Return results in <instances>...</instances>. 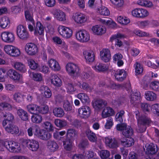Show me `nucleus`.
I'll use <instances>...</instances> for the list:
<instances>
[{"mask_svg": "<svg viewBox=\"0 0 159 159\" xmlns=\"http://www.w3.org/2000/svg\"><path fill=\"white\" fill-rule=\"evenodd\" d=\"M116 128L118 131L122 130V134L126 137H130L133 134V129L130 126H127L126 124H118L116 126Z\"/></svg>", "mask_w": 159, "mask_h": 159, "instance_id": "1", "label": "nucleus"}, {"mask_svg": "<svg viewBox=\"0 0 159 159\" xmlns=\"http://www.w3.org/2000/svg\"><path fill=\"white\" fill-rule=\"evenodd\" d=\"M3 145L11 152L17 153L21 150L20 144L14 141H6L4 143Z\"/></svg>", "mask_w": 159, "mask_h": 159, "instance_id": "2", "label": "nucleus"}, {"mask_svg": "<svg viewBox=\"0 0 159 159\" xmlns=\"http://www.w3.org/2000/svg\"><path fill=\"white\" fill-rule=\"evenodd\" d=\"M16 31L18 37L22 40H26L30 38V35L27 30L22 25L18 26Z\"/></svg>", "mask_w": 159, "mask_h": 159, "instance_id": "3", "label": "nucleus"}, {"mask_svg": "<svg viewBox=\"0 0 159 159\" xmlns=\"http://www.w3.org/2000/svg\"><path fill=\"white\" fill-rule=\"evenodd\" d=\"M76 37L79 41L82 43L87 42L90 40L89 34L84 30L78 31L76 33Z\"/></svg>", "mask_w": 159, "mask_h": 159, "instance_id": "4", "label": "nucleus"}, {"mask_svg": "<svg viewBox=\"0 0 159 159\" xmlns=\"http://www.w3.org/2000/svg\"><path fill=\"white\" fill-rule=\"evenodd\" d=\"M66 68L68 73L71 75L76 76L79 74L80 69L76 64L69 63L66 64Z\"/></svg>", "mask_w": 159, "mask_h": 159, "instance_id": "5", "label": "nucleus"}, {"mask_svg": "<svg viewBox=\"0 0 159 159\" xmlns=\"http://www.w3.org/2000/svg\"><path fill=\"white\" fill-rule=\"evenodd\" d=\"M57 30L59 33L64 38L68 39L72 35V31L68 27L60 25L58 27Z\"/></svg>", "mask_w": 159, "mask_h": 159, "instance_id": "6", "label": "nucleus"}, {"mask_svg": "<svg viewBox=\"0 0 159 159\" xmlns=\"http://www.w3.org/2000/svg\"><path fill=\"white\" fill-rule=\"evenodd\" d=\"M4 50L7 54L12 57H17L20 53V51L18 48L11 45L5 46Z\"/></svg>", "mask_w": 159, "mask_h": 159, "instance_id": "7", "label": "nucleus"}, {"mask_svg": "<svg viewBox=\"0 0 159 159\" xmlns=\"http://www.w3.org/2000/svg\"><path fill=\"white\" fill-rule=\"evenodd\" d=\"M35 135L39 139L44 140L49 139L51 137L50 134L44 129H40L39 128L34 129Z\"/></svg>", "mask_w": 159, "mask_h": 159, "instance_id": "8", "label": "nucleus"}, {"mask_svg": "<svg viewBox=\"0 0 159 159\" xmlns=\"http://www.w3.org/2000/svg\"><path fill=\"white\" fill-rule=\"evenodd\" d=\"M25 50L30 55H35L38 52V48L36 44L32 43H27L25 46Z\"/></svg>", "mask_w": 159, "mask_h": 159, "instance_id": "9", "label": "nucleus"}, {"mask_svg": "<svg viewBox=\"0 0 159 159\" xmlns=\"http://www.w3.org/2000/svg\"><path fill=\"white\" fill-rule=\"evenodd\" d=\"M132 15L136 17L143 18L148 16V11L145 9L142 8H136L132 10Z\"/></svg>", "mask_w": 159, "mask_h": 159, "instance_id": "10", "label": "nucleus"}, {"mask_svg": "<svg viewBox=\"0 0 159 159\" xmlns=\"http://www.w3.org/2000/svg\"><path fill=\"white\" fill-rule=\"evenodd\" d=\"M25 142L27 147L32 151H36L39 148V143L35 140H28Z\"/></svg>", "mask_w": 159, "mask_h": 159, "instance_id": "11", "label": "nucleus"}, {"mask_svg": "<svg viewBox=\"0 0 159 159\" xmlns=\"http://www.w3.org/2000/svg\"><path fill=\"white\" fill-rule=\"evenodd\" d=\"M137 121H139L143 124L148 126H151L152 123L151 119L148 116H139V113L138 112L136 114Z\"/></svg>", "mask_w": 159, "mask_h": 159, "instance_id": "12", "label": "nucleus"}, {"mask_svg": "<svg viewBox=\"0 0 159 159\" xmlns=\"http://www.w3.org/2000/svg\"><path fill=\"white\" fill-rule=\"evenodd\" d=\"M1 37L3 41L8 43H12L15 40L14 34L8 32H2L1 35Z\"/></svg>", "mask_w": 159, "mask_h": 159, "instance_id": "13", "label": "nucleus"}, {"mask_svg": "<svg viewBox=\"0 0 159 159\" xmlns=\"http://www.w3.org/2000/svg\"><path fill=\"white\" fill-rule=\"evenodd\" d=\"M101 59L103 61L107 62L111 59V54L110 51L108 49H103L100 52Z\"/></svg>", "mask_w": 159, "mask_h": 159, "instance_id": "14", "label": "nucleus"}, {"mask_svg": "<svg viewBox=\"0 0 159 159\" xmlns=\"http://www.w3.org/2000/svg\"><path fill=\"white\" fill-rule=\"evenodd\" d=\"M78 113L82 117L87 118L90 115V108L88 106H84L79 109Z\"/></svg>", "mask_w": 159, "mask_h": 159, "instance_id": "15", "label": "nucleus"}, {"mask_svg": "<svg viewBox=\"0 0 159 159\" xmlns=\"http://www.w3.org/2000/svg\"><path fill=\"white\" fill-rule=\"evenodd\" d=\"M8 124V125L5 128L7 132L12 134H17L19 133V129L16 125L13 124L12 122Z\"/></svg>", "mask_w": 159, "mask_h": 159, "instance_id": "16", "label": "nucleus"}, {"mask_svg": "<svg viewBox=\"0 0 159 159\" xmlns=\"http://www.w3.org/2000/svg\"><path fill=\"white\" fill-rule=\"evenodd\" d=\"M105 143L107 146L111 148H116L118 147V143L115 139L107 137L105 138Z\"/></svg>", "mask_w": 159, "mask_h": 159, "instance_id": "17", "label": "nucleus"}, {"mask_svg": "<svg viewBox=\"0 0 159 159\" xmlns=\"http://www.w3.org/2000/svg\"><path fill=\"white\" fill-rule=\"evenodd\" d=\"M7 75L14 80L19 81L22 76L15 70L10 69L7 72Z\"/></svg>", "mask_w": 159, "mask_h": 159, "instance_id": "18", "label": "nucleus"}, {"mask_svg": "<svg viewBox=\"0 0 159 159\" xmlns=\"http://www.w3.org/2000/svg\"><path fill=\"white\" fill-rule=\"evenodd\" d=\"M78 136V132L72 128L68 129L66 132L65 139H70L73 141L74 138H77Z\"/></svg>", "mask_w": 159, "mask_h": 159, "instance_id": "19", "label": "nucleus"}, {"mask_svg": "<svg viewBox=\"0 0 159 159\" xmlns=\"http://www.w3.org/2000/svg\"><path fill=\"white\" fill-rule=\"evenodd\" d=\"M107 102L103 100L99 99L95 100L93 103L94 108L97 110H100L106 106Z\"/></svg>", "mask_w": 159, "mask_h": 159, "instance_id": "20", "label": "nucleus"}, {"mask_svg": "<svg viewBox=\"0 0 159 159\" xmlns=\"http://www.w3.org/2000/svg\"><path fill=\"white\" fill-rule=\"evenodd\" d=\"M128 138L121 139L120 140L121 144L125 147H129L134 145V139L130 137Z\"/></svg>", "mask_w": 159, "mask_h": 159, "instance_id": "21", "label": "nucleus"}, {"mask_svg": "<svg viewBox=\"0 0 159 159\" xmlns=\"http://www.w3.org/2000/svg\"><path fill=\"white\" fill-rule=\"evenodd\" d=\"M3 116L4 117L6 118L2 122V125L4 127L6 126L8 123H11L14 120V116L10 112H5V114H3Z\"/></svg>", "mask_w": 159, "mask_h": 159, "instance_id": "22", "label": "nucleus"}, {"mask_svg": "<svg viewBox=\"0 0 159 159\" xmlns=\"http://www.w3.org/2000/svg\"><path fill=\"white\" fill-rule=\"evenodd\" d=\"M84 56L87 61L93 62L94 60V55L92 50H86L83 52Z\"/></svg>", "mask_w": 159, "mask_h": 159, "instance_id": "23", "label": "nucleus"}, {"mask_svg": "<svg viewBox=\"0 0 159 159\" xmlns=\"http://www.w3.org/2000/svg\"><path fill=\"white\" fill-rule=\"evenodd\" d=\"M115 114L114 110L110 107L105 108L102 112V116L103 118L112 116Z\"/></svg>", "mask_w": 159, "mask_h": 159, "instance_id": "24", "label": "nucleus"}, {"mask_svg": "<svg viewBox=\"0 0 159 159\" xmlns=\"http://www.w3.org/2000/svg\"><path fill=\"white\" fill-rule=\"evenodd\" d=\"M127 73L123 69L119 70L115 74L116 78L120 81H122L126 78Z\"/></svg>", "mask_w": 159, "mask_h": 159, "instance_id": "25", "label": "nucleus"}, {"mask_svg": "<svg viewBox=\"0 0 159 159\" xmlns=\"http://www.w3.org/2000/svg\"><path fill=\"white\" fill-rule=\"evenodd\" d=\"M13 102H3L0 103V110L11 111L13 106L11 104Z\"/></svg>", "mask_w": 159, "mask_h": 159, "instance_id": "26", "label": "nucleus"}, {"mask_svg": "<svg viewBox=\"0 0 159 159\" xmlns=\"http://www.w3.org/2000/svg\"><path fill=\"white\" fill-rule=\"evenodd\" d=\"M49 66L54 71H59L60 70V67L58 62L53 59H51L48 62Z\"/></svg>", "mask_w": 159, "mask_h": 159, "instance_id": "27", "label": "nucleus"}, {"mask_svg": "<svg viewBox=\"0 0 159 159\" xmlns=\"http://www.w3.org/2000/svg\"><path fill=\"white\" fill-rule=\"evenodd\" d=\"M74 20L78 24H82L86 21V18L84 15L81 13H76L74 16Z\"/></svg>", "mask_w": 159, "mask_h": 159, "instance_id": "28", "label": "nucleus"}, {"mask_svg": "<svg viewBox=\"0 0 159 159\" xmlns=\"http://www.w3.org/2000/svg\"><path fill=\"white\" fill-rule=\"evenodd\" d=\"M17 113L21 120L26 121L29 119V115L27 111L22 109H19L17 111Z\"/></svg>", "mask_w": 159, "mask_h": 159, "instance_id": "29", "label": "nucleus"}, {"mask_svg": "<svg viewBox=\"0 0 159 159\" xmlns=\"http://www.w3.org/2000/svg\"><path fill=\"white\" fill-rule=\"evenodd\" d=\"M93 32L97 35H101L106 32V29L103 26L96 25L93 26L92 29Z\"/></svg>", "mask_w": 159, "mask_h": 159, "instance_id": "30", "label": "nucleus"}, {"mask_svg": "<svg viewBox=\"0 0 159 159\" xmlns=\"http://www.w3.org/2000/svg\"><path fill=\"white\" fill-rule=\"evenodd\" d=\"M13 66L15 69L21 73H25L26 71L25 66L21 62H14Z\"/></svg>", "mask_w": 159, "mask_h": 159, "instance_id": "31", "label": "nucleus"}, {"mask_svg": "<svg viewBox=\"0 0 159 159\" xmlns=\"http://www.w3.org/2000/svg\"><path fill=\"white\" fill-rule=\"evenodd\" d=\"M51 82L54 86L59 87L62 84L61 80L56 74H53L52 75Z\"/></svg>", "mask_w": 159, "mask_h": 159, "instance_id": "32", "label": "nucleus"}, {"mask_svg": "<svg viewBox=\"0 0 159 159\" xmlns=\"http://www.w3.org/2000/svg\"><path fill=\"white\" fill-rule=\"evenodd\" d=\"M10 20L8 17L3 16L0 19V27L2 29H6L9 27Z\"/></svg>", "mask_w": 159, "mask_h": 159, "instance_id": "33", "label": "nucleus"}, {"mask_svg": "<svg viewBox=\"0 0 159 159\" xmlns=\"http://www.w3.org/2000/svg\"><path fill=\"white\" fill-rule=\"evenodd\" d=\"M85 133L87 137L90 141L94 142L97 141V138L95 134L90 129H87Z\"/></svg>", "mask_w": 159, "mask_h": 159, "instance_id": "34", "label": "nucleus"}, {"mask_svg": "<svg viewBox=\"0 0 159 159\" xmlns=\"http://www.w3.org/2000/svg\"><path fill=\"white\" fill-rule=\"evenodd\" d=\"M54 15L57 19L59 21H64L66 20L65 13L60 10L55 11Z\"/></svg>", "mask_w": 159, "mask_h": 159, "instance_id": "35", "label": "nucleus"}, {"mask_svg": "<svg viewBox=\"0 0 159 159\" xmlns=\"http://www.w3.org/2000/svg\"><path fill=\"white\" fill-rule=\"evenodd\" d=\"M72 141L69 139H65L63 141V146L65 149L67 151H71L72 148Z\"/></svg>", "mask_w": 159, "mask_h": 159, "instance_id": "36", "label": "nucleus"}, {"mask_svg": "<svg viewBox=\"0 0 159 159\" xmlns=\"http://www.w3.org/2000/svg\"><path fill=\"white\" fill-rule=\"evenodd\" d=\"M25 17L26 21H28L34 25L35 22L33 18V13L29 10H27L25 12Z\"/></svg>", "mask_w": 159, "mask_h": 159, "instance_id": "37", "label": "nucleus"}, {"mask_svg": "<svg viewBox=\"0 0 159 159\" xmlns=\"http://www.w3.org/2000/svg\"><path fill=\"white\" fill-rule=\"evenodd\" d=\"M44 28L43 25L39 21L36 23V27H35L34 34H37L38 33L39 35L43 34Z\"/></svg>", "mask_w": 159, "mask_h": 159, "instance_id": "38", "label": "nucleus"}, {"mask_svg": "<svg viewBox=\"0 0 159 159\" xmlns=\"http://www.w3.org/2000/svg\"><path fill=\"white\" fill-rule=\"evenodd\" d=\"M140 98V94L139 92H133L131 94L130 101L131 103L134 104L135 101L138 100Z\"/></svg>", "mask_w": 159, "mask_h": 159, "instance_id": "39", "label": "nucleus"}, {"mask_svg": "<svg viewBox=\"0 0 159 159\" xmlns=\"http://www.w3.org/2000/svg\"><path fill=\"white\" fill-rule=\"evenodd\" d=\"M47 145L48 148L51 152L56 151L57 150L58 148L57 143L54 141H48Z\"/></svg>", "mask_w": 159, "mask_h": 159, "instance_id": "40", "label": "nucleus"}, {"mask_svg": "<svg viewBox=\"0 0 159 159\" xmlns=\"http://www.w3.org/2000/svg\"><path fill=\"white\" fill-rule=\"evenodd\" d=\"M108 68L104 64L99 63L97 64L96 66L94 67V69L96 71L103 72L106 71Z\"/></svg>", "mask_w": 159, "mask_h": 159, "instance_id": "41", "label": "nucleus"}, {"mask_svg": "<svg viewBox=\"0 0 159 159\" xmlns=\"http://www.w3.org/2000/svg\"><path fill=\"white\" fill-rule=\"evenodd\" d=\"M26 108L27 111L31 114L37 113L38 106L36 105L31 104L27 105Z\"/></svg>", "mask_w": 159, "mask_h": 159, "instance_id": "42", "label": "nucleus"}, {"mask_svg": "<svg viewBox=\"0 0 159 159\" xmlns=\"http://www.w3.org/2000/svg\"><path fill=\"white\" fill-rule=\"evenodd\" d=\"M111 3L115 6L116 8L120 10L123 7L124 2L123 0H110Z\"/></svg>", "mask_w": 159, "mask_h": 159, "instance_id": "43", "label": "nucleus"}, {"mask_svg": "<svg viewBox=\"0 0 159 159\" xmlns=\"http://www.w3.org/2000/svg\"><path fill=\"white\" fill-rule=\"evenodd\" d=\"M13 96L14 100L17 102L20 103L24 101V95L20 93H15Z\"/></svg>", "mask_w": 159, "mask_h": 159, "instance_id": "44", "label": "nucleus"}, {"mask_svg": "<svg viewBox=\"0 0 159 159\" xmlns=\"http://www.w3.org/2000/svg\"><path fill=\"white\" fill-rule=\"evenodd\" d=\"M54 115L58 117H61L64 115V112L63 109L61 107H56L53 110Z\"/></svg>", "mask_w": 159, "mask_h": 159, "instance_id": "45", "label": "nucleus"}, {"mask_svg": "<svg viewBox=\"0 0 159 159\" xmlns=\"http://www.w3.org/2000/svg\"><path fill=\"white\" fill-rule=\"evenodd\" d=\"M148 153L151 154H155L158 151L157 146L154 144L149 145L147 148Z\"/></svg>", "mask_w": 159, "mask_h": 159, "instance_id": "46", "label": "nucleus"}, {"mask_svg": "<svg viewBox=\"0 0 159 159\" xmlns=\"http://www.w3.org/2000/svg\"><path fill=\"white\" fill-rule=\"evenodd\" d=\"M101 21L102 23L105 24L109 28H112L116 27V24L111 19H108V20H102Z\"/></svg>", "mask_w": 159, "mask_h": 159, "instance_id": "47", "label": "nucleus"}, {"mask_svg": "<svg viewBox=\"0 0 159 159\" xmlns=\"http://www.w3.org/2000/svg\"><path fill=\"white\" fill-rule=\"evenodd\" d=\"M78 98L83 103L88 102L89 98L88 96L84 93H80L77 95Z\"/></svg>", "mask_w": 159, "mask_h": 159, "instance_id": "48", "label": "nucleus"}, {"mask_svg": "<svg viewBox=\"0 0 159 159\" xmlns=\"http://www.w3.org/2000/svg\"><path fill=\"white\" fill-rule=\"evenodd\" d=\"M101 159H107L110 155V152L106 150H103L99 151Z\"/></svg>", "mask_w": 159, "mask_h": 159, "instance_id": "49", "label": "nucleus"}, {"mask_svg": "<svg viewBox=\"0 0 159 159\" xmlns=\"http://www.w3.org/2000/svg\"><path fill=\"white\" fill-rule=\"evenodd\" d=\"M145 95L146 99L150 101L154 100L156 98V94L152 91H148L145 93Z\"/></svg>", "mask_w": 159, "mask_h": 159, "instance_id": "50", "label": "nucleus"}, {"mask_svg": "<svg viewBox=\"0 0 159 159\" xmlns=\"http://www.w3.org/2000/svg\"><path fill=\"white\" fill-rule=\"evenodd\" d=\"M38 113H35L31 116L32 121L36 123H39L41 122L42 120V116L39 115L37 114Z\"/></svg>", "mask_w": 159, "mask_h": 159, "instance_id": "51", "label": "nucleus"}, {"mask_svg": "<svg viewBox=\"0 0 159 159\" xmlns=\"http://www.w3.org/2000/svg\"><path fill=\"white\" fill-rule=\"evenodd\" d=\"M138 4L142 6L151 7L153 6L152 2L149 1L145 0H139Z\"/></svg>", "mask_w": 159, "mask_h": 159, "instance_id": "52", "label": "nucleus"}, {"mask_svg": "<svg viewBox=\"0 0 159 159\" xmlns=\"http://www.w3.org/2000/svg\"><path fill=\"white\" fill-rule=\"evenodd\" d=\"M137 123L138 127L137 129V132L139 133H143L145 132L147 126L139 121H137Z\"/></svg>", "mask_w": 159, "mask_h": 159, "instance_id": "53", "label": "nucleus"}, {"mask_svg": "<svg viewBox=\"0 0 159 159\" xmlns=\"http://www.w3.org/2000/svg\"><path fill=\"white\" fill-rule=\"evenodd\" d=\"M28 65L32 70L36 69L38 67V64L33 59H30L27 60Z\"/></svg>", "mask_w": 159, "mask_h": 159, "instance_id": "54", "label": "nucleus"}, {"mask_svg": "<svg viewBox=\"0 0 159 159\" xmlns=\"http://www.w3.org/2000/svg\"><path fill=\"white\" fill-rule=\"evenodd\" d=\"M43 127L48 131H53L54 130L53 126L52 124L48 121H45L42 124Z\"/></svg>", "mask_w": 159, "mask_h": 159, "instance_id": "55", "label": "nucleus"}, {"mask_svg": "<svg viewBox=\"0 0 159 159\" xmlns=\"http://www.w3.org/2000/svg\"><path fill=\"white\" fill-rule=\"evenodd\" d=\"M48 111V107L47 106L43 105L40 107L38 106L37 113H40L42 114H45Z\"/></svg>", "mask_w": 159, "mask_h": 159, "instance_id": "56", "label": "nucleus"}, {"mask_svg": "<svg viewBox=\"0 0 159 159\" xmlns=\"http://www.w3.org/2000/svg\"><path fill=\"white\" fill-rule=\"evenodd\" d=\"M54 123L57 127L59 128L63 127L66 125V123L65 121L59 119L55 120Z\"/></svg>", "mask_w": 159, "mask_h": 159, "instance_id": "57", "label": "nucleus"}, {"mask_svg": "<svg viewBox=\"0 0 159 159\" xmlns=\"http://www.w3.org/2000/svg\"><path fill=\"white\" fill-rule=\"evenodd\" d=\"M141 109L144 112H149L151 107L150 105L146 102L141 103Z\"/></svg>", "mask_w": 159, "mask_h": 159, "instance_id": "58", "label": "nucleus"}, {"mask_svg": "<svg viewBox=\"0 0 159 159\" xmlns=\"http://www.w3.org/2000/svg\"><path fill=\"white\" fill-rule=\"evenodd\" d=\"M134 65L136 74L139 75L142 73L143 70L142 66L138 62H136Z\"/></svg>", "mask_w": 159, "mask_h": 159, "instance_id": "59", "label": "nucleus"}, {"mask_svg": "<svg viewBox=\"0 0 159 159\" xmlns=\"http://www.w3.org/2000/svg\"><path fill=\"white\" fill-rule=\"evenodd\" d=\"M125 112L123 110L120 111L116 114L115 118L116 120L120 123H121L123 121L122 116L124 115Z\"/></svg>", "mask_w": 159, "mask_h": 159, "instance_id": "60", "label": "nucleus"}, {"mask_svg": "<svg viewBox=\"0 0 159 159\" xmlns=\"http://www.w3.org/2000/svg\"><path fill=\"white\" fill-rule=\"evenodd\" d=\"M151 109L152 112L157 116H159V104H155L152 105L151 107Z\"/></svg>", "mask_w": 159, "mask_h": 159, "instance_id": "61", "label": "nucleus"}, {"mask_svg": "<svg viewBox=\"0 0 159 159\" xmlns=\"http://www.w3.org/2000/svg\"><path fill=\"white\" fill-rule=\"evenodd\" d=\"M83 155V158L85 159H88L93 158L94 156V153L92 151H88L84 152Z\"/></svg>", "mask_w": 159, "mask_h": 159, "instance_id": "62", "label": "nucleus"}, {"mask_svg": "<svg viewBox=\"0 0 159 159\" xmlns=\"http://www.w3.org/2000/svg\"><path fill=\"white\" fill-rule=\"evenodd\" d=\"M98 11L102 15L108 16L109 14V11L107 8L105 7H102L98 9Z\"/></svg>", "mask_w": 159, "mask_h": 159, "instance_id": "63", "label": "nucleus"}, {"mask_svg": "<svg viewBox=\"0 0 159 159\" xmlns=\"http://www.w3.org/2000/svg\"><path fill=\"white\" fill-rule=\"evenodd\" d=\"M33 79L35 81L40 82L43 80V76L40 73H33Z\"/></svg>", "mask_w": 159, "mask_h": 159, "instance_id": "64", "label": "nucleus"}]
</instances>
